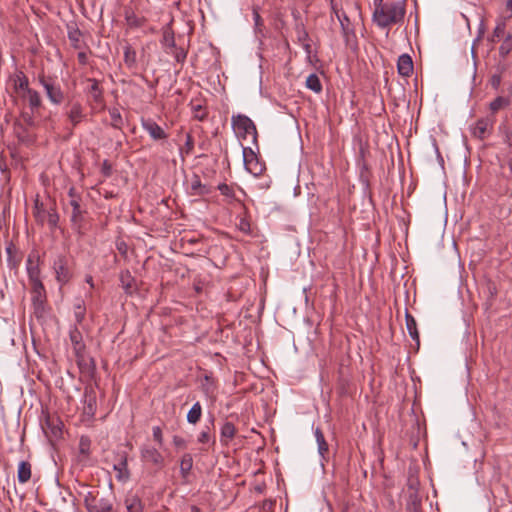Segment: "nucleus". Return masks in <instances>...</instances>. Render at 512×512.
<instances>
[{"instance_id": "obj_1", "label": "nucleus", "mask_w": 512, "mask_h": 512, "mask_svg": "<svg viewBox=\"0 0 512 512\" xmlns=\"http://www.w3.org/2000/svg\"><path fill=\"white\" fill-rule=\"evenodd\" d=\"M374 7L375 9L372 15V20L382 29L402 22L406 13L404 0L383 2L380 5H375Z\"/></svg>"}, {"instance_id": "obj_2", "label": "nucleus", "mask_w": 512, "mask_h": 512, "mask_svg": "<svg viewBox=\"0 0 512 512\" xmlns=\"http://www.w3.org/2000/svg\"><path fill=\"white\" fill-rule=\"evenodd\" d=\"M231 122L232 127L238 137L243 139L251 137L252 141L254 143L256 142L257 129L254 122L248 116L242 114L233 115Z\"/></svg>"}, {"instance_id": "obj_3", "label": "nucleus", "mask_w": 512, "mask_h": 512, "mask_svg": "<svg viewBox=\"0 0 512 512\" xmlns=\"http://www.w3.org/2000/svg\"><path fill=\"white\" fill-rule=\"evenodd\" d=\"M64 110V114L72 129L77 127L87 116L83 104L78 100L69 101L65 105Z\"/></svg>"}, {"instance_id": "obj_4", "label": "nucleus", "mask_w": 512, "mask_h": 512, "mask_svg": "<svg viewBox=\"0 0 512 512\" xmlns=\"http://www.w3.org/2000/svg\"><path fill=\"white\" fill-rule=\"evenodd\" d=\"M243 162L246 170L253 176H260L265 170V164L259 160L255 152L249 148H243Z\"/></svg>"}, {"instance_id": "obj_5", "label": "nucleus", "mask_w": 512, "mask_h": 512, "mask_svg": "<svg viewBox=\"0 0 512 512\" xmlns=\"http://www.w3.org/2000/svg\"><path fill=\"white\" fill-rule=\"evenodd\" d=\"M40 84L45 90L46 96L52 104L60 105L64 100V92L59 84H56L50 78L41 77Z\"/></svg>"}, {"instance_id": "obj_6", "label": "nucleus", "mask_w": 512, "mask_h": 512, "mask_svg": "<svg viewBox=\"0 0 512 512\" xmlns=\"http://www.w3.org/2000/svg\"><path fill=\"white\" fill-rule=\"evenodd\" d=\"M53 269L59 283L65 284L69 281L71 273L68 268V261L65 256L58 255L53 262Z\"/></svg>"}, {"instance_id": "obj_7", "label": "nucleus", "mask_w": 512, "mask_h": 512, "mask_svg": "<svg viewBox=\"0 0 512 512\" xmlns=\"http://www.w3.org/2000/svg\"><path fill=\"white\" fill-rule=\"evenodd\" d=\"M141 458L144 462L151 463L158 468L164 465V457L159 450L152 446H144L141 448Z\"/></svg>"}, {"instance_id": "obj_8", "label": "nucleus", "mask_w": 512, "mask_h": 512, "mask_svg": "<svg viewBox=\"0 0 512 512\" xmlns=\"http://www.w3.org/2000/svg\"><path fill=\"white\" fill-rule=\"evenodd\" d=\"M113 469L116 472V479L120 482H126L130 478L128 470L127 455L125 452L119 453L117 459L113 464Z\"/></svg>"}, {"instance_id": "obj_9", "label": "nucleus", "mask_w": 512, "mask_h": 512, "mask_svg": "<svg viewBox=\"0 0 512 512\" xmlns=\"http://www.w3.org/2000/svg\"><path fill=\"white\" fill-rule=\"evenodd\" d=\"M87 83L88 86L85 91L88 94L91 101L95 104H102L104 97L103 90L99 85V81L94 78H88Z\"/></svg>"}, {"instance_id": "obj_10", "label": "nucleus", "mask_w": 512, "mask_h": 512, "mask_svg": "<svg viewBox=\"0 0 512 512\" xmlns=\"http://www.w3.org/2000/svg\"><path fill=\"white\" fill-rule=\"evenodd\" d=\"M142 127L153 140H164L168 137L163 128L151 119L143 120Z\"/></svg>"}, {"instance_id": "obj_11", "label": "nucleus", "mask_w": 512, "mask_h": 512, "mask_svg": "<svg viewBox=\"0 0 512 512\" xmlns=\"http://www.w3.org/2000/svg\"><path fill=\"white\" fill-rule=\"evenodd\" d=\"M69 205L72 207L71 223L75 229L80 230L85 211L81 208L80 201L69 200Z\"/></svg>"}, {"instance_id": "obj_12", "label": "nucleus", "mask_w": 512, "mask_h": 512, "mask_svg": "<svg viewBox=\"0 0 512 512\" xmlns=\"http://www.w3.org/2000/svg\"><path fill=\"white\" fill-rule=\"evenodd\" d=\"M492 128V122L488 118L479 119L473 127L472 133L479 139H484Z\"/></svg>"}, {"instance_id": "obj_13", "label": "nucleus", "mask_w": 512, "mask_h": 512, "mask_svg": "<svg viewBox=\"0 0 512 512\" xmlns=\"http://www.w3.org/2000/svg\"><path fill=\"white\" fill-rule=\"evenodd\" d=\"M398 73L401 76L409 77L413 72V61L408 54H402L397 62Z\"/></svg>"}, {"instance_id": "obj_14", "label": "nucleus", "mask_w": 512, "mask_h": 512, "mask_svg": "<svg viewBox=\"0 0 512 512\" xmlns=\"http://www.w3.org/2000/svg\"><path fill=\"white\" fill-rule=\"evenodd\" d=\"M88 512H114L113 504L107 498H96L94 504L87 503Z\"/></svg>"}, {"instance_id": "obj_15", "label": "nucleus", "mask_w": 512, "mask_h": 512, "mask_svg": "<svg viewBox=\"0 0 512 512\" xmlns=\"http://www.w3.org/2000/svg\"><path fill=\"white\" fill-rule=\"evenodd\" d=\"M210 192V188L201 182L198 175L194 174L190 180V193L195 196L206 195Z\"/></svg>"}, {"instance_id": "obj_16", "label": "nucleus", "mask_w": 512, "mask_h": 512, "mask_svg": "<svg viewBox=\"0 0 512 512\" xmlns=\"http://www.w3.org/2000/svg\"><path fill=\"white\" fill-rule=\"evenodd\" d=\"M70 340L73 345L75 354L77 356L82 355L85 349V345L82 340V334L77 328H74L70 331Z\"/></svg>"}, {"instance_id": "obj_17", "label": "nucleus", "mask_w": 512, "mask_h": 512, "mask_svg": "<svg viewBox=\"0 0 512 512\" xmlns=\"http://www.w3.org/2000/svg\"><path fill=\"white\" fill-rule=\"evenodd\" d=\"M235 434V425L232 422H225L220 430V442L227 446L229 441L234 438Z\"/></svg>"}, {"instance_id": "obj_18", "label": "nucleus", "mask_w": 512, "mask_h": 512, "mask_svg": "<svg viewBox=\"0 0 512 512\" xmlns=\"http://www.w3.org/2000/svg\"><path fill=\"white\" fill-rule=\"evenodd\" d=\"M405 320H406V328L408 330L409 335L413 340L416 341L417 346H419L420 340H419V333L417 330V323L415 318L408 312L405 314Z\"/></svg>"}, {"instance_id": "obj_19", "label": "nucleus", "mask_w": 512, "mask_h": 512, "mask_svg": "<svg viewBox=\"0 0 512 512\" xmlns=\"http://www.w3.org/2000/svg\"><path fill=\"white\" fill-rule=\"evenodd\" d=\"M120 282H121L122 288L125 290L126 293L132 294L135 291V289H136L135 280L129 271L121 272Z\"/></svg>"}, {"instance_id": "obj_20", "label": "nucleus", "mask_w": 512, "mask_h": 512, "mask_svg": "<svg viewBox=\"0 0 512 512\" xmlns=\"http://www.w3.org/2000/svg\"><path fill=\"white\" fill-rule=\"evenodd\" d=\"M17 478L21 484L28 482L31 478V464L28 461H21L18 465Z\"/></svg>"}, {"instance_id": "obj_21", "label": "nucleus", "mask_w": 512, "mask_h": 512, "mask_svg": "<svg viewBox=\"0 0 512 512\" xmlns=\"http://www.w3.org/2000/svg\"><path fill=\"white\" fill-rule=\"evenodd\" d=\"M21 96L28 101L32 111L40 108L42 101L39 93L36 90H27V93L21 94Z\"/></svg>"}, {"instance_id": "obj_22", "label": "nucleus", "mask_w": 512, "mask_h": 512, "mask_svg": "<svg viewBox=\"0 0 512 512\" xmlns=\"http://www.w3.org/2000/svg\"><path fill=\"white\" fill-rule=\"evenodd\" d=\"M125 506L127 512H143V504L141 499L136 495L126 497Z\"/></svg>"}, {"instance_id": "obj_23", "label": "nucleus", "mask_w": 512, "mask_h": 512, "mask_svg": "<svg viewBox=\"0 0 512 512\" xmlns=\"http://www.w3.org/2000/svg\"><path fill=\"white\" fill-rule=\"evenodd\" d=\"M314 435H315L316 442H317V445H318V453L320 454V456L322 458H324L325 454H327L328 450H329V446H328V444H327V442L325 440L324 434L321 431V429L317 427L314 430Z\"/></svg>"}, {"instance_id": "obj_24", "label": "nucleus", "mask_w": 512, "mask_h": 512, "mask_svg": "<svg viewBox=\"0 0 512 512\" xmlns=\"http://www.w3.org/2000/svg\"><path fill=\"white\" fill-rule=\"evenodd\" d=\"M202 416V406L200 402H196L193 404V406L190 408V410L187 413V422L189 424L195 425L198 423Z\"/></svg>"}, {"instance_id": "obj_25", "label": "nucleus", "mask_w": 512, "mask_h": 512, "mask_svg": "<svg viewBox=\"0 0 512 512\" xmlns=\"http://www.w3.org/2000/svg\"><path fill=\"white\" fill-rule=\"evenodd\" d=\"M85 413L93 416L96 411V396L92 391H85L84 394Z\"/></svg>"}, {"instance_id": "obj_26", "label": "nucleus", "mask_w": 512, "mask_h": 512, "mask_svg": "<svg viewBox=\"0 0 512 512\" xmlns=\"http://www.w3.org/2000/svg\"><path fill=\"white\" fill-rule=\"evenodd\" d=\"M336 18L340 22L342 33L344 36L347 37L349 34L353 33V27L351 25V22L344 11H337Z\"/></svg>"}, {"instance_id": "obj_27", "label": "nucleus", "mask_w": 512, "mask_h": 512, "mask_svg": "<svg viewBox=\"0 0 512 512\" xmlns=\"http://www.w3.org/2000/svg\"><path fill=\"white\" fill-rule=\"evenodd\" d=\"M193 467V458L192 455L186 453L182 456L180 461V472L183 477H187Z\"/></svg>"}, {"instance_id": "obj_28", "label": "nucleus", "mask_w": 512, "mask_h": 512, "mask_svg": "<svg viewBox=\"0 0 512 512\" xmlns=\"http://www.w3.org/2000/svg\"><path fill=\"white\" fill-rule=\"evenodd\" d=\"M306 87L315 93L322 91V84L317 74L312 73L307 77Z\"/></svg>"}, {"instance_id": "obj_29", "label": "nucleus", "mask_w": 512, "mask_h": 512, "mask_svg": "<svg viewBox=\"0 0 512 512\" xmlns=\"http://www.w3.org/2000/svg\"><path fill=\"white\" fill-rule=\"evenodd\" d=\"M27 272L30 281L40 279L38 264L31 258V256L27 259Z\"/></svg>"}, {"instance_id": "obj_30", "label": "nucleus", "mask_w": 512, "mask_h": 512, "mask_svg": "<svg viewBox=\"0 0 512 512\" xmlns=\"http://www.w3.org/2000/svg\"><path fill=\"white\" fill-rule=\"evenodd\" d=\"M86 315V307L83 300H78L74 305V317L77 324H82Z\"/></svg>"}, {"instance_id": "obj_31", "label": "nucleus", "mask_w": 512, "mask_h": 512, "mask_svg": "<svg viewBox=\"0 0 512 512\" xmlns=\"http://www.w3.org/2000/svg\"><path fill=\"white\" fill-rule=\"evenodd\" d=\"M111 118V126L116 129H121L123 125V118L118 108H110L108 110Z\"/></svg>"}, {"instance_id": "obj_32", "label": "nucleus", "mask_w": 512, "mask_h": 512, "mask_svg": "<svg viewBox=\"0 0 512 512\" xmlns=\"http://www.w3.org/2000/svg\"><path fill=\"white\" fill-rule=\"evenodd\" d=\"M505 29H506V23L503 20H499L493 30L492 36L490 38V41L495 43L497 42L501 37L505 36Z\"/></svg>"}, {"instance_id": "obj_33", "label": "nucleus", "mask_w": 512, "mask_h": 512, "mask_svg": "<svg viewBox=\"0 0 512 512\" xmlns=\"http://www.w3.org/2000/svg\"><path fill=\"white\" fill-rule=\"evenodd\" d=\"M512 51V35L507 34L499 47V55L505 58Z\"/></svg>"}, {"instance_id": "obj_34", "label": "nucleus", "mask_w": 512, "mask_h": 512, "mask_svg": "<svg viewBox=\"0 0 512 512\" xmlns=\"http://www.w3.org/2000/svg\"><path fill=\"white\" fill-rule=\"evenodd\" d=\"M124 61L129 67L136 64V51L130 45L124 47Z\"/></svg>"}, {"instance_id": "obj_35", "label": "nucleus", "mask_w": 512, "mask_h": 512, "mask_svg": "<svg viewBox=\"0 0 512 512\" xmlns=\"http://www.w3.org/2000/svg\"><path fill=\"white\" fill-rule=\"evenodd\" d=\"M197 441H198V443H201V444H212V445L215 444V439L212 438V436L210 434L209 427H206V429H204L200 432V434L198 435Z\"/></svg>"}, {"instance_id": "obj_36", "label": "nucleus", "mask_w": 512, "mask_h": 512, "mask_svg": "<svg viewBox=\"0 0 512 512\" xmlns=\"http://www.w3.org/2000/svg\"><path fill=\"white\" fill-rule=\"evenodd\" d=\"M91 441L88 437L82 436L79 441V451L81 454L88 455L90 452Z\"/></svg>"}, {"instance_id": "obj_37", "label": "nucleus", "mask_w": 512, "mask_h": 512, "mask_svg": "<svg viewBox=\"0 0 512 512\" xmlns=\"http://www.w3.org/2000/svg\"><path fill=\"white\" fill-rule=\"evenodd\" d=\"M506 105H508V101L504 97H497L490 103V109L496 112Z\"/></svg>"}, {"instance_id": "obj_38", "label": "nucleus", "mask_w": 512, "mask_h": 512, "mask_svg": "<svg viewBox=\"0 0 512 512\" xmlns=\"http://www.w3.org/2000/svg\"><path fill=\"white\" fill-rule=\"evenodd\" d=\"M15 87L17 90L23 91L22 94H26L27 90H31L28 85V79L25 76L19 77L15 82Z\"/></svg>"}, {"instance_id": "obj_39", "label": "nucleus", "mask_w": 512, "mask_h": 512, "mask_svg": "<svg viewBox=\"0 0 512 512\" xmlns=\"http://www.w3.org/2000/svg\"><path fill=\"white\" fill-rule=\"evenodd\" d=\"M68 38L74 47H78V43L81 38V32L79 29H72L68 32Z\"/></svg>"}, {"instance_id": "obj_40", "label": "nucleus", "mask_w": 512, "mask_h": 512, "mask_svg": "<svg viewBox=\"0 0 512 512\" xmlns=\"http://www.w3.org/2000/svg\"><path fill=\"white\" fill-rule=\"evenodd\" d=\"M218 189L221 192V194L224 195L227 198H231L232 199L235 196L233 188L230 187L229 185L225 184V183L220 184L218 186Z\"/></svg>"}, {"instance_id": "obj_41", "label": "nucleus", "mask_w": 512, "mask_h": 512, "mask_svg": "<svg viewBox=\"0 0 512 512\" xmlns=\"http://www.w3.org/2000/svg\"><path fill=\"white\" fill-rule=\"evenodd\" d=\"M58 221H59V216L58 214L54 211V210H51L48 212V215H47V222L50 226V228H55L58 224Z\"/></svg>"}, {"instance_id": "obj_42", "label": "nucleus", "mask_w": 512, "mask_h": 512, "mask_svg": "<svg viewBox=\"0 0 512 512\" xmlns=\"http://www.w3.org/2000/svg\"><path fill=\"white\" fill-rule=\"evenodd\" d=\"M238 229L245 234H250L251 233L250 222L246 218H241L238 223Z\"/></svg>"}, {"instance_id": "obj_43", "label": "nucleus", "mask_w": 512, "mask_h": 512, "mask_svg": "<svg viewBox=\"0 0 512 512\" xmlns=\"http://www.w3.org/2000/svg\"><path fill=\"white\" fill-rule=\"evenodd\" d=\"M32 284L33 292L40 297L44 292V286L40 279L30 281Z\"/></svg>"}, {"instance_id": "obj_44", "label": "nucleus", "mask_w": 512, "mask_h": 512, "mask_svg": "<svg viewBox=\"0 0 512 512\" xmlns=\"http://www.w3.org/2000/svg\"><path fill=\"white\" fill-rule=\"evenodd\" d=\"M153 439L158 443L159 446L163 445V434L159 426H154L152 429Z\"/></svg>"}, {"instance_id": "obj_45", "label": "nucleus", "mask_w": 512, "mask_h": 512, "mask_svg": "<svg viewBox=\"0 0 512 512\" xmlns=\"http://www.w3.org/2000/svg\"><path fill=\"white\" fill-rule=\"evenodd\" d=\"M193 110H194V117L197 118L198 120L202 121L206 118L207 114L201 105L194 106Z\"/></svg>"}, {"instance_id": "obj_46", "label": "nucleus", "mask_w": 512, "mask_h": 512, "mask_svg": "<svg viewBox=\"0 0 512 512\" xmlns=\"http://www.w3.org/2000/svg\"><path fill=\"white\" fill-rule=\"evenodd\" d=\"M125 18H126V21L127 23L130 25V26H140V21L139 19L134 15V13H129V12H126L125 14Z\"/></svg>"}, {"instance_id": "obj_47", "label": "nucleus", "mask_w": 512, "mask_h": 512, "mask_svg": "<svg viewBox=\"0 0 512 512\" xmlns=\"http://www.w3.org/2000/svg\"><path fill=\"white\" fill-rule=\"evenodd\" d=\"M172 441L177 448H186L187 446L186 440L178 435H174Z\"/></svg>"}, {"instance_id": "obj_48", "label": "nucleus", "mask_w": 512, "mask_h": 512, "mask_svg": "<svg viewBox=\"0 0 512 512\" xmlns=\"http://www.w3.org/2000/svg\"><path fill=\"white\" fill-rule=\"evenodd\" d=\"M253 19H254V23H255V28L258 31H261V26H263V21H262L261 16L259 15V13L256 10L253 11Z\"/></svg>"}, {"instance_id": "obj_49", "label": "nucleus", "mask_w": 512, "mask_h": 512, "mask_svg": "<svg viewBox=\"0 0 512 512\" xmlns=\"http://www.w3.org/2000/svg\"><path fill=\"white\" fill-rule=\"evenodd\" d=\"M187 53L183 49H179L175 52V59L179 63H183L186 59Z\"/></svg>"}, {"instance_id": "obj_50", "label": "nucleus", "mask_w": 512, "mask_h": 512, "mask_svg": "<svg viewBox=\"0 0 512 512\" xmlns=\"http://www.w3.org/2000/svg\"><path fill=\"white\" fill-rule=\"evenodd\" d=\"M308 38H309V35H308V33L304 29H301V30L298 31V41L301 44L305 43V42H308Z\"/></svg>"}, {"instance_id": "obj_51", "label": "nucleus", "mask_w": 512, "mask_h": 512, "mask_svg": "<svg viewBox=\"0 0 512 512\" xmlns=\"http://www.w3.org/2000/svg\"><path fill=\"white\" fill-rule=\"evenodd\" d=\"M185 147L187 153H189L194 147L193 138L190 134H188L186 137Z\"/></svg>"}, {"instance_id": "obj_52", "label": "nucleus", "mask_w": 512, "mask_h": 512, "mask_svg": "<svg viewBox=\"0 0 512 512\" xmlns=\"http://www.w3.org/2000/svg\"><path fill=\"white\" fill-rule=\"evenodd\" d=\"M69 200L81 201V197L76 193V189L71 187L68 191Z\"/></svg>"}, {"instance_id": "obj_53", "label": "nucleus", "mask_w": 512, "mask_h": 512, "mask_svg": "<svg viewBox=\"0 0 512 512\" xmlns=\"http://www.w3.org/2000/svg\"><path fill=\"white\" fill-rule=\"evenodd\" d=\"M95 499H96V497H95L91 492H89V493L85 496V499H84L85 507L87 508V503H88V504H94Z\"/></svg>"}, {"instance_id": "obj_54", "label": "nucleus", "mask_w": 512, "mask_h": 512, "mask_svg": "<svg viewBox=\"0 0 512 512\" xmlns=\"http://www.w3.org/2000/svg\"><path fill=\"white\" fill-rule=\"evenodd\" d=\"M302 47L308 58L311 56L312 48L309 42L302 43Z\"/></svg>"}, {"instance_id": "obj_55", "label": "nucleus", "mask_w": 512, "mask_h": 512, "mask_svg": "<svg viewBox=\"0 0 512 512\" xmlns=\"http://www.w3.org/2000/svg\"><path fill=\"white\" fill-rule=\"evenodd\" d=\"M419 505L414 501L412 506L408 508V512H418Z\"/></svg>"}, {"instance_id": "obj_56", "label": "nucleus", "mask_w": 512, "mask_h": 512, "mask_svg": "<svg viewBox=\"0 0 512 512\" xmlns=\"http://www.w3.org/2000/svg\"><path fill=\"white\" fill-rule=\"evenodd\" d=\"M331 8H332L333 14L336 17H337V11H342L341 9L338 8L337 4L334 3V1H331Z\"/></svg>"}, {"instance_id": "obj_57", "label": "nucleus", "mask_w": 512, "mask_h": 512, "mask_svg": "<svg viewBox=\"0 0 512 512\" xmlns=\"http://www.w3.org/2000/svg\"><path fill=\"white\" fill-rule=\"evenodd\" d=\"M500 84V77L499 76H493L492 77V85L494 87H497Z\"/></svg>"}, {"instance_id": "obj_58", "label": "nucleus", "mask_w": 512, "mask_h": 512, "mask_svg": "<svg viewBox=\"0 0 512 512\" xmlns=\"http://www.w3.org/2000/svg\"><path fill=\"white\" fill-rule=\"evenodd\" d=\"M103 172L107 176L110 174V166L107 164L106 161L103 164Z\"/></svg>"}, {"instance_id": "obj_59", "label": "nucleus", "mask_w": 512, "mask_h": 512, "mask_svg": "<svg viewBox=\"0 0 512 512\" xmlns=\"http://www.w3.org/2000/svg\"><path fill=\"white\" fill-rule=\"evenodd\" d=\"M78 59L81 63L85 64L86 63V54L85 53H79L78 54Z\"/></svg>"}, {"instance_id": "obj_60", "label": "nucleus", "mask_w": 512, "mask_h": 512, "mask_svg": "<svg viewBox=\"0 0 512 512\" xmlns=\"http://www.w3.org/2000/svg\"><path fill=\"white\" fill-rule=\"evenodd\" d=\"M165 40L167 41V43H169L171 46H175V41H174V38L173 37H170L168 38L167 36H165Z\"/></svg>"}, {"instance_id": "obj_61", "label": "nucleus", "mask_w": 512, "mask_h": 512, "mask_svg": "<svg viewBox=\"0 0 512 512\" xmlns=\"http://www.w3.org/2000/svg\"><path fill=\"white\" fill-rule=\"evenodd\" d=\"M484 34V24L483 22H481L480 24V27H479V35H478V38L482 37Z\"/></svg>"}, {"instance_id": "obj_62", "label": "nucleus", "mask_w": 512, "mask_h": 512, "mask_svg": "<svg viewBox=\"0 0 512 512\" xmlns=\"http://www.w3.org/2000/svg\"><path fill=\"white\" fill-rule=\"evenodd\" d=\"M507 142L512 147V132L507 134Z\"/></svg>"}, {"instance_id": "obj_63", "label": "nucleus", "mask_w": 512, "mask_h": 512, "mask_svg": "<svg viewBox=\"0 0 512 512\" xmlns=\"http://www.w3.org/2000/svg\"><path fill=\"white\" fill-rule=\"evenodd\" d=\"M383 2H384V0H373V4H374V6H375V5H380V4H381V3H383Z\"/></svg>"}, {"instance_id": "obj_64", "label": "nucleus", "mask_w": 512, "mask_h": 512, "mask_svg": "<svg viewBox=\"0 0 512 512\" xmlns=\"http://www.w3.org/2000/svg\"><path fill=\"white\" fill-rule=\"evenodd\" d=\"M507 7L512 10V0L507 1Z\"/></svg>"}]
</instances>
